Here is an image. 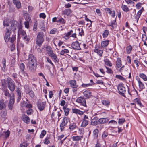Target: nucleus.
Instances as JSON below:
<instances>
[{"instance_id":"1","label":"nucleus","mask_w":147,"mask_h":147,"mask_svg":"<svg viewBox=\"0 0 147 147\" xmlns=\"http://www.w3.org/2000/svg\"><path fill=\"white\" fill-rule=\"evenodd\" d=\"M9 24L7 21L4 20L3 22V25L7 26L6 31L4 35V40L6 42H10L12 43L16 40V35H13L10 38V36L11 34V28H10Z\"/></svg>"},{"instance_id":"2","label":"nucleus","mask_w":147,"mask_h":147,"mask_svg":"<svg viewBox=\"0 0 147 147\" xmlns=\"http://www.w3.org/2000/svg\"><path fill=\"white\" fill-rule=\"evenodd\" d=\"M28 61L29 70L32 71H34L37 65L36 58L33 54H30L29 55Z\"/></svg>"},{"instance_id":"3","label":"nucleus","mask_w":147,"mask_h":147,"mask_svg":"<svg viewBox=\"0 0 147 147\" xmlns=\"http://www.w3.org/2000/svg\"><path fill=\"white\" fill-rule=\"evenodd\" d=\"M44 34L42 32H39L37 36L36 40V44L39 47H41L44 41L43 37Z\"/></svg>"},{"instance_id":"4","label":"nucleus","mask_w":147,"mask_h":147,"mask_svg":"<svg viewBox=\"0 0 147 147\" xmlns=\"http://www.w3.org/2000/svg\"><path fill=\"white\" fill-rule=\"evenodd\" d=\"M7 21L9 24L10 28H11V30H12L14 31L16 29V28L17 27L18 29L19 28L20 26H21L17 21L15 20H12L11 22H10L9 20H5Z\"/></svg>"},{"instance_id":"5","label":"nucleus","mask_w":147,"mask_h":147,"mask_svg":"<svg viewBox=\"0 0 147 147\" xmlns=\"http://www.w3.org/2000/svg\"><path fill=\"white\" fill-rule=\"evenodd\" d=\"M7 82L8 84V87L11 91H13L15 88V86L14 81L10 78H8Z\"/></svg>"},{"instance_id":"6","label":"nucleus","mask_w":147,"mask_h":147,"mask_svg":"<svg viewBox=\"0 0 147 147\" xmlns=\"http://www.w3.org/2000/svg\"><path fill=\"white\" fill-rule=\"evenodd\" d=\"M117 89L119 94L125 97L126 90L125 87L123 86V84H120L118 85Z\"/></svg>"},{"instance_id":"7","label":"nucleus","mask_w":147,"mask_h":147,"mask_svg":"<svg viewBox=\"0 0 147 147\" xmlns=\"http://www.w3.org/2000/svg\"><path fill=\"white\" fill-rule=\"evenodd\" d=\"M69 121V119L67 117H64L63 119L62 123L60 125V129L61 131H63L65 127Z\"/></svg>"},{"instance_id":"8","label":"nucleus","mask_w":147,"mask_h":147,"mask_svg":"<svg viewBox=\"0 0 147 147\" xmlns=\"http://www.w3.org/2000/svg\"><path fill=\"white\" fill-rule=\"evenodd\" d=\"M76 102L86 107V101L84 97H78L76 100Z\"/></svg>"},{"instance_id":"9","label":"nucleus","mask_w":147,"mask_h":147,"mask_svg":"<svg viewBox=\"0 0 147 147\" xmlns=\"http://www.w3.org/2000/svg\"><path fill=\"white\" fill-rule=\"evenodd\" d=\"M70 84L71 86L73 88V91L74 92H76L77 90L78 86L76 84V80H71L70 81Z\"/></svg>"},{"instance_id":"10","label":"nucleus","mask_w":147,"mask_h":147,"mask_svg":"<svg viewBox=\"0 0 147 147\" xmlns=\"http://www.w3.org/2000/svg\"><path fill=\"white\" fill-rule=\"evenodd\" d=\"M46 103L45 102H41L39 101L37 102V106L39 110L42 111L44 109Z\"/></svg>"},{"instance_id":"11","label":"nucleus","mask_w":147,"mask_h":147,"mask_svg":"<svg viewBox=\"0 0 147 147\" xmlns=\"http://www.w3.org/2000/svg\"><path fill=\"white\" fill-rule=\"evenodd\" d=\"M88 117L86 115H85L83 119L81 126L82 127H85L88 124Z\"/></svg>"},{"instance_id":"12","label":"nucleus","mask_w":147,"mask_h":147,"mask_svg":"<svg viewBox=\"0 0 147 147\" xmlns=\"http://www.w3.org/2000/svg\"><path fill=\"white\" fill-rule=\"evenodd\" d=\"M71 46L73 49L75 50H80L81 49L80 44L77 41L73 42L71 44Z\"/></svg>"},{"instance_id":"13","label":"nucleus","mask_w":147,"mask_h":147,"mask_svg":"<svg viewBox=\"0 0 147 147\" xmlns=\"http://www.w3.org/2000/svg\"><path fill=\"white\" fill-rule=\"evenodd\" d=\"M79 130L80 131H81L82 133L80 134L82 135H81L80 136H74L72 137V138L73 141H79L82 138H83V133H82V131L83 130L82 129H79Z\"/></svg>"},{"instance_id":"14","label":"nucleus","mask_w":147,"mask_h":147,"mask_svg":"<svg viewBox=\"0 0 147 147\" xmlns=\"http://www.w3.org/2000/svg\"><path fill=\"white\" fill-rule=\"evenodd\" d=\"M18 36H21L22 37L26 34L25 32L22 29L21 26H20L19 28L18 29Z\"/></svg>"},{"instance_id":"15","label":"nucleus","mask_w":147,"mask_h":147,"mask_svg":"<svg viewBox=\"0 0 147 147\" xmlns=\"http://www.w3.org/2000/svg\"><path fill=\"white\" fill-rule=\"evenodd\" d=\"M19 76L21 78H28V74L26 73L24 70H20L19 72Z\"/></svg>"},{"instance_id":"16","label":"nucleus","mask_w":147,"mask_h":147,"mask_svg":"<svg viewBox=\"0 0 147 147\" xmlns=\"http://www.w3.org/2000/svg\"><path fill=\"white\" fill-rule=\"evenodd\" d=\"M106 13H108L109 14H112V16L113 18H115V11H111L110 9L106 8L104 9Z\"/></svg>"},{"instance_id":"17","label":"nucleus","mask_w":147,"mask_h":147,"mask_svg":"<svg viewBox=\"0 0 147 147\" xmlns=\"http://www.w3.org/2000/svg\"><path fill=\"white\" fill-rule=\"evenodd\" d=\"M109 121V119L105 118H101L98 120V124H101L106 123Z\"/></svg>"},{"instance_id":"18","label":"nucleus","mask_w":147,"mask_h":147,"mask_svg":"<svg viewBox=\"0 0 147 147\" xmlns=\"http://www.w3.org/2000/svg\"><path fill=\"white\" fill-rule=\"evenodd\" d=\"M22 119L24 122L27 124L29 123L30 121L29 117L24 114L22 116Z\"/></svg>"},{"instance_id":"19","label":"nucleus","mask_w":147,"mask_h":147,"mask_svg":"<svg viewBox=\"0 0 147 147\" xmlns=\"http://www.w3.org/2000/svg\"><path fill=\"white\" fill-rule=\"evenodd\" d=\"M83 94L86 98H90L92 96V92L90 91L86 90L83 92Z\"/></svg>"},{"instance_id":"20","label":"nucleus","mask_w":147,"mask_h":147,"mask_svg":"<svg viewBox=\"0 0 147 147\" xmlns=\"http://www.w3.org/2000/svg\"><path fill=\"white\" fill-rule=\"evenodd\" d=\"M14 102V98H12L11 97L8 105V107L10 110H12V109Z\"/></svg>"},{"instance_id":"21","label":"nucleus","mask_w":147,"mask_h":147,"mask_svg":"<svg viewBox=\"0 0 147 147\" xmlns=\"http://www.w3.org/2000/svg\"><path fill=\"white\" fill-rule=\"evenodd\" d=\"M94 52L98 54L99 56L102 57L103 52V50L99 49L98 48H96V47L95 49H94Z\"/></svg>"},{"instance_id":"22","label":"nucleus","mask_w":147,"mask_h":147,"mask_svg":"<svg viewBox=\"0 0 147 147\" xmlns=\"http://www.w3.org/2000/svg\"><path fill=\"white\" fill-rule=\"evenodd\" d=\"M72 111L74 113L82 115L84 114L83 112L76 109H72Z\"/></svg>"},{"instance_id":"23","label":"nucleus","mask_w":147,"mask_h":147,"mask_svg":"<svg viewBox=\"0 0 147 147\" xmlns=\"http://www.w3.org/2000/svg\"><path fill=\"white\" fill-rule=\"evenodd\" d=\"M50 56L55 62H59V60L57 58V56L55 54L53 53L51 55H50Z\"/></svg>"},{"instance_id":"24","label":"nucleus","mask_w":147,"mask_h":147,"mask_svg":"<svg viewBox=\"0 0 147 147\" xmlns=\"http://www.w3.org/2000/svg\"><path fill=\"white\" fill-rule=\"evenodd\" d=\"M77 127L76 124L73 123H71L69 126V129L70 131H73Z\"/></svg>"},{"instance_id":"25","label":"nucleus","mask_w":147,"mask_h":147,"mask_svg":"<svg viewBox=\"0 0 147 147\" xmlns=\"http://www.w3.org/2000/svg\"><path fill=\"white\" fill-rule=\"evenodd\" d=\"M13 3L18 8H20L21 7V3L18 0H13Z\"/></svg>"},{"instance_id":"26","label":"nucleus","mask_w":147,"mask_h":147,"mask_svg":"<svg viewBox=\"0 0 147 147\" xmlns=\"http://www.w3.org/2000/svg\"><path fill=\"white\" fill-rule=\"evenodd\" d=\"M116 66L118 68L120 67L122 65L121 61L120 58H118L116 62Z\"/></svg>"},{"instance_id":"27","label":"nucleus","mask_w":147,"mask_h":147,"mask_svg":"<svg viewBox=\"0 0 147 147\" xmlns=\"http://www.w3.org/2000/svg\"><path fill=\"white\" fill-rule=\"evenodd\" d=\"M72 12V11L70 9H65L63 12L64 14L69 15Z\"/></svg>"},{"instance_id":"28","label":"nucleus","mask_w":147,"mask_h":147,"mask_svg":"<svg viewBox=\"0 0 147 147\" xmlns=\"http://www.w3.org/2000/svg\"><path fill=\"white\" fill-rule=\"evenodd\" d=\"M3 100H0V110L5 108L6 107V105Z\"/></svg>"},{"instance_id":"29","label":"nucleus","mask_w":147,"mask_h":147,"mask_svg":"<svg viewBox=\"0 0 147 147\" xmlns=\"http://www.w3.org/2000/svg\"><path fill=\"white\" fill-rule=\"evenodd\" d=\"M18 95V98L17 99V101L19 102L21 98V92L19 89H18L16 91Z\"/></svg>"},{"instance_id":"30","label":"nucleus","mask_w":147,"mask_h":147,"mask_svg":"<svg viewBox=\"0 0 147 147\" xmlns=\"http://www.w3.org/2000/svg\"><path fill=\"white\" fill-rule=\"evenodd\" d=\"M63 109L64 110L65 115L66 116H67L69 113L70 110L69 109L67 108V107L65 106L63 107Z\"/></svg>"},{"instance_id":"31","label":"nucleus","mask_w":147,"mask_h":147,"mask_svg":"<svg viewBox=\"0 0 147 147\" xmlns=\"http://www.w3.org/2000/svg\"><path fill=\"white\" fill-rule=\"evenodd\" d=\"M109 43V41L108 40L102 41L101 42V46L102 47H105L108 45Z\"/></svg>"},{"instance_id":"32","label":"nucleus","mask_w":147,"mask_h":147,"mask_svg":"<svg viewBox=\"0 0 147 147\" xmlns=\"http://www.w3.org/2000/svg\"><path fill=\"white\" fill-rule=\"evenodd\" d=\"M10 134V132L7 130V131L4 132L3 134H1V136H2V135H3L5 136V138H7L9 137Z\"/></svg>"},{"instance_id":"33","label":"nucleus","mask_w":147,"mask_h":147,"mask_svg":"<svg viewBox=\"0 0 147 147\" xmlns=\"http://www.w3.org/2000/svg\"><path fill=\"white\" fill-rule=\"evenodd\" d=\"M5 92V95L7 96L8 97H10V98L11 97L12 98H14V95H13L12 96H11V94L7 90H6L4 91Z\"/></svg>"},{"instance_id":"34","label":"nucleus","mask_w":147,"mask_h":147,"mask_svg":"<svg viewBox=\"0 0 147 147\" xmlns=\"http://www.w3.org/2000/svg\"><path fill=\"white\" fill-rule=\"evenodd\" d=\"M121 8L123 11L125 12H127L129 11V9L127 6L125 5H122Z\"/></svg>"},{"instance_id":"35","label":"nucleus","mask_w":147,"mask_h":147,"mask_svg":"<svg viewBox=\"0 0 147 147\" xmlns=\"http://www.w3.org/2000/svg\"><path fill=\"white\" fill-rule=\"evenodd\" d=\"M98 130L96 129L93 132V136L94 138H96L98 136Z\"/></svg>"},{"instance_id":"36","label":"nucleus","mask_w":147,"mask_h":147,"mask_svg":"<svg viewBox=\"0 0 147 147\" xmlns=\"http://www.w3.org/2000/svg\"><path fill=\"white\" fill-rule=\"evenodd\" d=\"M104 61L105 65L110 67L112 66V64L108 59H105L104 60Z\"/></svg>"},{"instance_id":"37","label":"nucleus","mask_w":147,"mask_h":147,"mask_svg":"<svg viewBox=\"0 0 147 147\" xmlns=\"http://www.w3.org/2000/svg\"><path fill=\"white\" fill-rule=\"evenodd\" d=\"M138 82L140 88L141 89V90H142L144 88V85L141 81L140 79L138 80Z\"/></svg>"},{"instance_id":"38","label":"nucleus","mask_w":147,"mask_h":147,"mask_svg":"<svg viewBox=\"0 0 147 147\" xmlns=\"http://www.w3.org/2000/svg\"><path fill=\"white\" fill-rule=\"evenodd\" d=\"M22 38V39L27 41V42H28L30 41V37L29 36H28L26 35V34L24 36H23Z\"/></svg>"},{"instance_id":"39","label":"nucleus","mask_w":147,"mask_h":147,"mask_svg":"<svg viewBox=\"0 0 147 147\" xmlns=\"http://www.w3.org/2000/svg\"><path fill=\"white\" fill-rule=\"evenodd\" d=\"M102 104L106 107H108L110 104V102L108 100H102Z\"/></svg>"},{"instance_id":"40","label":"nucleus","mask_w":147,"mask_h":147,"mask_svg":"<svg viewBox=\"0 0 147 147\" xmlns=\"http://www.w3.org/2000/svg\"><path fill=\"white\" fill-rule=\"evenodd\" d=\"M134 101L135 103L137 104L140 107L142 106V104L141 103L140 100L138 98H136L134 100Z\"/></svg>"},{"instance_id":"41","label":"nucleus","mask_w":147,"mask_h":147,"mask_svg":"<svg viewBox=\"0 0 147 147\" xmlns=\"http://www.w3.org/2000/svg\"><path fill=\"white\" fill-rule=\"evenodd\" d=\"M6 59L5 58H3L2 60L3 67L2 69L4 71L6 67Z\"/></svg>"},{"instance_id":"42","label":"nucleus","mask_w":147,"mask_h":147,"mask_svg":"<svg viewBox=\"0 0 147 147\" xmlns=\"http://www.w3.org/2000/svg\"><path fill=\"white\" fill-rule=\"evenodd\" d=\"M139 76L142 78L144 81H147V77L145 74H140L139 75Z\"/></svg>"},{"instance_id":"43","label":"nucleus","mask_w":147,"mask_h":147,"mask_svg":"<svg viewBox=\"0 0 147 147\" xmlns=\"http://www.w3.org/2000/svg\"><path fill=\"white\" fill-rule=\"evenodd\" d=\"M132 49V47L131 45H129L126 48V51L128 54L131 53Z\"/></svg>"},{"instance_id":"44","label":"nucleus","mask_w":147,"mask_h":147,"mask_svg":"<svg viewBox=\"0 0 147 147\" xmlns=\"http://www.w3.org/2000/svg\"><path fill=\"white\" fill-rule=\"evenodd\" d=\"M47 53L49 56L53 53V51L51 50V48L50 47H47Z\"/></svg>"},{"instance_id":"45","label":"nucleus","mask_w":147,"mask_h":147,"mask_svg":"<svg viewBox=\"0 0 147 147\" xmlns=\"http://www.w3.org/2000/svg\"><path fill=\"white\" fill-rule=\"evenodd\" d=\"M98 124V121H97L96 120H95L94 119H92L91 122V124L94 126H96Z\"/></svg>"},{"instance_id":"46","label":"nucleus","mask_w":147,"mask_h":147,"mask_svg":"<svg viewBox=\"0 0 147 147\" xmlns=\"http://www.w3.org/2000/svg\"><path fill=\"white\" fill-rule=\"evenodd\" d=\"M125 121V119L124 118L119 119L118 121V123L119 125L122 124Z\"/></svg>"},{"instance_id":"47","label":"nucleus","mask_w":147,"mask_h":147,"mask_svg":"<svg viewBox=\"0 0 147 147\" xmlns=\"http://www.w3.org/2000/svg\"><path fill=\"white\" fill-rule=\"evenodd\" d=\"M109 33V32L108 30H105L102 34L103 37L104 38L107 37Z\"/></svg>"},{"instance_id":"48","label":"nucleus","mask_w":147,"mask_h":147,"mask_svg":"<svg viewBox=\"0 0 147 147\" xmlns=\"http://www.w3.org/2000/svg\"><path fill=\"white\" fill-rule=\"evenodd\" d=\"M116 19L115 18V20L113 21H111V22L110 24L109 25V26H111L112 27V28H113L115 26H116L115 23L116 22Z\"/></svg>"},{"instance_id":"49","label":"nucleus","mask_w":147,"mask_h":147,"mask_svg":"<svg viewBox=\"0 0 147 147\" xmlns=\"http://www.w3.org/2000/svg\"><path fill=\"white\" fill-rule=\"evenodd\" d=\"M28 94L31 97L33 98L34 97L35 94L34 92L32 90H30L28 92Z\"/></svg>"},{"instance_id":"50","label":"nucleus","mask_w":147,"mask_h":147,"mask_svg":"<svg viewBox=\"0 0 147 147\" xmlns=\"http://www.w3.org/2000/svg\"><path fill=\"white\" fill-rule=\"evenodd\" d=\"M142 9H140V10L137 13V15L138 16V18H136L137 20V22H138V18L140 17L141 14H142Z\"/></svg>"},{"instance_id":"51","label":"nucleus","mask_w":147,"mask_h":147,"mask_svg":"<svg viewBox=\"0 0 147 147\" xmlns=\"http://www.w3.org/2000/svg\"><path fill=\"white\" fill-rule=\"evenodd\" d=\"M46 131L45 130H43L41 133L40 135V137L41 138H42L46 134Z\"/></svg>"},{"instance_id":"52","label":"nucleus","mask_w":147,"mask_h":147,"mask_svg":"<svg viewBox=\"0 0 147 147\" xmlns=\"http://www.w3.org/2000/svg\"><path fill=\"white\" fill-rule=\"evenodd\" d=\"M25 66L24 64L23 63H21L20 65V70H24L25 69Z\"/></svg>"},{"instance_id":"53","label":"nucleus","mask_w":147,"mask_h":147,"mask_svg":"<svg viewBox=\"0 0 147 147\" xmlns=\"http://www.w3.org/2000/svg\"><path fill=\"white\" fill-rule=\"evenodd\" d=\"M57 22L58 23H62L63 24H65V21L63 18H61L58 20Z\"/></svg>"},{"instance_id":"54","label":"nucleus","mask_w":147,"mask_h":147,"mask_svg":"<svg viewBox=\"0 0 147 147\" xmlns=\"http://www.w3.org/2000/svg\"><path fill=\"white\" fill-rule=\"evenodd\" d=\"M105 67L107 69V73L110 74L113 73V71L110 68H109L106 66H105Z\"/></svg>"},{"instance_id":"55","label":"nucleus","mask_w":147,"mask_h":147,"mask_svg":"<svg viewBox=\"0 0 147 147\" xmlns=\"http://www.w3.org/2000/svg\"><path fill=\"white\" fill-rule=\"evenodd\" d=\"M2 85L3 87L6 86V81L5 80H2L1 81Z\"/></svg>"},{"instance_id":"56","label":"nucleus","mask_w":147,"mask_h":147,"mask_svg":"<svg viewBox=\"0 0 147 147\" xmlns=\"http://www.w3.org/2000/svg\"><path fill=\"white\" fill-rule=\"evenodd\" d=\"M57 31V29L56 28H53L50 31V34H54L56 33Z\"/></svg>"},{"instance_id":"57","label":"nucleus","mask_w":147,"mask_h":147,"mask_svg":"<svg viewBox=\"0 0 147 147\" xmlns=\"http://www.w3.org/2000/svg\"><path fill=\"white\" fill-rule=\"evenodd\" d=\"M33 110L32 109L29 108L27 111V113L28 115H31L33 113Z\"/></svg>"},{"instance_id":"58","label":"nucleus","mask_w":147,"mask_h":147,"mask_svg":"<svg viewBox=\"0 0 147 147\" xmlns=\"http://www.w3.org/2000/svg\"><path fill=\"white\" fill-rule=\"evenodd\" d=\"M49 138L47 137L45 140L44 144H48L50 143V141L48 140Z\"/></svg>"},{"instance_id":"59","label":"nucleus","mask_w":147,"mask_h":147,"mask_svg":"<svg viewBox=\"0 0 147 147\" xmlns=\"http://www.w3.org/2000/svg\"><path fill=\"white\" fill-rule=\"evenodd\" d=\"M116 77L117 78L120 79L122 80H125V79L124 78L119 75H116Z\"/></svg>"},{"instance_id":"60","label":"nucleus","mask_w":147,"mask_h":147,"mask_svg":"<svg viewBox=\"0 0 147 147\" xmlns=\"http://www.w3.org/2000/svg\"><path fill=\"white\" fill-rule=\"evenodd\" d=\"M146 36L145 34H143L142 36V39L143 41H146L147 40Z\"/></svg>"},{"instance_id":"61","label":"nucleus","mask_w":147,"mask_h":147,"mask_svg":"<svg viewBox=\"0 0 147 147\" xmlns=\"http://www.w3.org/2000/svg\"><path fill=\"white\" fill-rule=\"evenodd\" d=\"M108 134L107 132L104 131L102 135V137L103 138H106L108 136Z\"/></svg>"},{"instance_id":"62","label":"nucleus","mask_w":147,"mask_h":147,"mask_svg":"<svg viewBox=\"0 0 147 147\" xmlns=\"http://www.w3.org/2000/svg\"><path fill=\"white\" fill-rule=\"evenodd\" d=\"M72 32L73 31L72 30L70 31L69 32L66 34L65 36L67 37L68 38H69V37L71 35Z\"/></svg>"},{"instance_id":"63","label":"nucleus","mask_w":147,"mask_h":147,"mask_svg":"<svg viewBox=\"0 0 147 147\" xmlns=\"http://www.w3.org/2000/svg\"><path fill=\"white\" fill-rule=\"evenodd\" d=\"M24 24L25 27L27 29H28L29 27V22L28 21H26L24 22Z\"/></svg>"},{"instance_id":"64","label":"nucleus","mask_w":147,"mask_h":147,"mask_svg":"<svg viewBox=\"0 0 147 147\" xmlns=\"http://www.w3.org/2000/svg\"><path fill=\"white\" fill-rule=\"evenodd\" d=\"M39 16L40 18H42L43 19H45L46 18V16L44 13H42L40 14Z\"/></svg>"}]
</instances>
